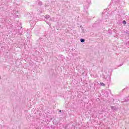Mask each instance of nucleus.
<instances>
[{"mask_svg":"<svg viewBox=\"0 0 129 129\" xmlns=\"http://www.w3.org/2000/svg\"><path fill=\"white\" fill-rule=\"evenodd\" d=\"M59 112H61V110L59 111Z\"/></svg>","mask_w":129,"mask_h":129,"instance_id":"nucleus-4","label":"nucleus"},{"mask_svg":"<svg viewBox=\"0 0 129 129\" xmlns=\"http://www.w3.org/2000/svg\"><path fill=\"white\" fill-rule=\"evenodd\" d=\"M81 42H82V43H84V42H85V40L84 39H81Z\"/></svg>","mask_w":129,"mask_h":129,"instance_id":"nucleus-2","label":"nucleus"},{"mask_svg":"<svg viewBox=\"0 0 129 129\" xmlns=\"http://www.w3.org/2000/svg\"><path fill=\"white\" fill-rule=\"evenodd\" d=\"M123 24H124V25H125V24H126V22L125 21H123Z\"/></svg>","mask_w":129,"mask_h":129,"instance_id":"nucleus-3","label":"nucleus"},{"mask_svg":"<svg viewBox=\"0 0 129 129\" xmlns=\"http://www.w3.org/2000/svg\"><path fill=\"white\" fill-rule=\"evenodd\" d=\"M100 84L102 86H105V84H104L103 83H100Z\"/></svg>","mask_w":129,"mask_h":129,"instance_id":"nucleus-1","label":"nucleus"}]
</instances>
